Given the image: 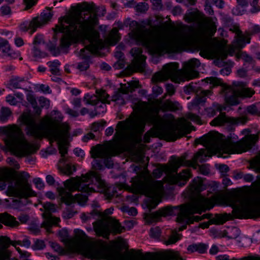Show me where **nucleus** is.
<instances>
[{"label":"nucleus","mask_w":260,"mask_h":260,"mask_svg":"<svg viewBox=\"0 0 260 260\" xmlns=\"http://www.w3.org/2000/svg\"><path fill=\"white\" fill-rule=\"evenodd\" d=\"M81 24L77 25L78 27H74V34L68 32H61L64 34L61 39V45L63 47L69 46L72 39L86 40L89 43V45L83 49H80L78 55L85 60L78 64L77 68L81 71L86 70L89 67V57L91 54H95L97 51L102 49L105 44L102 40H98L96 38V34L91 32V26L87 27H81Z\"/></svg>","instance_id":"8"},{"label":"nucleus","mask_w":260,"mask_h":260,"mask_svg":"<svg viewBox=\"0 0 260 260\" xmlns=\"http://www.w3.org/2000/svg\"><path fill=\"white\" fill-rule=\"evenodd\" d=\"M20 29L22 31H26L28 30V29L31 30V34L34 33L38 28V26H37L36 23H35L34 25V27H31L30 26V21L28 22H24L22 23L20 25Z\"/></svg>","instance_id":"46"},{"label":"nucleus","mask_w":260,"mask_h":260,"mask_svg":"<svg viewBox=\"0 0 260 260\" xmlns=\"http://www.w3.org/2000/svg\"><path fill=\"white\" fill-rule=\"evenodd\" d=\"M0 50L4 53V55L9 57L11 58H16L17 54L11 48L7 40L1 39L0 40Z\"/></svg>","instance_id":"26"},{"label":"nucleus","mask_w":260,"mask_h":260,"mask_svg":"<svg viewBox=\"0 0 260 260\" xmlns=\"http://www.w3.org/2000/svg\"><path fill=\"white\" fill-rule=\"evenodd\" d=\"M45 211L42 215L44 221L41 225V228H45L48 233L51 232V228L53 225H56L60 221L58 217L52 216L51 213L56 211V206L51 203H46L44 205Z\"/></svg>","instance_id":"20"},{"label":"nucleus","mask_w":260,"mask_h":260,"mask_svg":"<svg viewBox=\"0 0 260 260\" xmlns=\"http://www.w3.org/2000/svg\"><path fill=\"white\" fill-rule=\"evenodd\" d=\"M246 84L242 82H234L232 86L223 85L221 92L224 94L226 104L235 106L239 104L238 98H250L255 93V91L250 88L246 87Z\"/></svg>","instance_id":"15"},{"label":"nucleus","mask_w":260,"mask_h":260,"mask_svg":"<svg viewBox=\"0 0 260 260\" xmlns=\"http://www.w3.org/2000/svg\"><path fill=\"white\" fill-rule=\"evenodd\" d=\"M27 100L31 105L32 108L35 110V113L39 115L41 114V110L37 106V103L35 98L30 94L27 95Z\"/></svg>","instance_id":"40"},{"label":"nucleus","mask_w":260,"mask_h":260,"mask_svg":"<svg viewBox=\"0 0 260 260\" xmlns=\"http://www.w3.org/2000/svg\"><path fill=\"white\" fill-rule=\"evenodd\" d=\"M218 168L223 176H225L230 170L229 167L226 165H219Z\"/></svg>","instance_id":"60"},{"label":"nucleus","mask_w":260,"mask_h":260,"mask_svg":"<svg viewBox=\"0 0 260 260\" xmlns=\"http://www.w3.org/2000/svg\"><path fill=\"white\" fill-rule=\"evenodd\" d=\"M180 104L178 102H172L166 100L160 106V109L163 111H175L179 109Z\"/></svg>","instance_id":"29"},{"label":"nucleus","mask_w":260,"mask_h":260,"mask_svg":"<svg viewBox=\"0 0 260 260\" xmlns=\"http://www.w3.org/2000/svg\"><path fill=\"white\" fill-rule=\"evenodd\" d=\"M23 3L25 5V10H28L34 6L37 3L36 0H23Z\"/></svg>","instance_id":"61"},{"label":"nucleus","mask_w":260,"mask_h":260,"mask_svg":"<svg viewBox=\"0 0 260 260\" xmlns=\"http://www.w3.org/2000/svg\"><path fill=\"white\" fill-rule=\"evenodd\" d=\"M84 101L87 104L95 105L98 103L100 100L97 95H90L87 94L84 96Z\"/></svg>","instance_id":"41"},{"label":"nucleus","mask_w":260,"mask_h":260,"mask_svg":"<svg viewBox=\"0 0 260 260\" xmlns=\"http://www.w3.org/2000/svg\"><path fill=\"white\" fill-rule=\"evenodd\" d=\"M45 246L44 242L42 240H37L34 245H32V248L34 250H39L43 249Z\"/></svg>","instance_id":"56"},{"label":"nucleus","mask_w":260,"mask_h":260,"mask_svg":"<svg viewBox=\"0 0 260 260\" xmlns=\"http://www.w3.org/2000/svg\"><path fill=\"white\" fill-rule=\"evenodd\" d=\"M0 244L4 247L0 248V260L8 259L10 257V252L5 248L9 246L11 244L10 239L7 237H2L0 238Z\"/></svg>","instance_id":"25"},{"label":"nucleus","mask_w":260,"mask_h":260,"mask_svg":"<svg viewBox=\"0 0 260 260\" xmlns=\"http://www.w3.org/2000/svg\"><path fill=\"white\" fill-rule=\"evenodd\" d=\"M120 152V145L118 142H108L104 147L96 146L92 148L91 156L93 158L103 159V163L108 168L113 167V164L111 157L117 154Z\"/></svg>","instance_id":"16"},{"label":"nucleus","mask_w":260,"mask_h":260,"mask_svg":"<svg viewBox=\"0 0 260 260\" xmlns=\"http://www.w3.org/2000/svg\"><path fill=\"white\" fill-rule=\"evenodd\" d=\"M225 109L226 107L225 106L221 105L218 103H214L212 108H209V110L212 111L210 116L215 115L217 111L220 112V114L211 122V124L215 126H231L239 123V120H236L233 118L228 117L224 113L221 112Z\"/></svg>","instance_id":"19"},{"label":"nucleus","mask_w":260,"mask_h":260,"mask_svg":"<svg viewBox=\"0 0 260 260\" xmlns=\"http://www.w3.org/2000/svg\"><path fill=\"white\" fill-rule=\"evenodd\" d=\"M124 93L120 90L117 91L112 96V101L116 102L117 104L122 105L125 104L124 100L123 98Z\"/></svg>","instance_id":"39"},{"label":"nucleus","mask_w":260,"mask_h":260,"mask_svg":"<svg viewBox=\"0 0 260 260\" xmlns=\"http://www.w3.org/2000/svg\"><path fill=\"white\" fill-rule=\"evenodd\" d=\"M118 31L116 28H113L107 38V42L111 45H114L119 41Z\"/></svg>","instance_id":"32"},{"label":"nucleus","mask_w":260,"mask_h":260,"mask_svg":"<svg viewBox=\"0 0 260 260\" xmlns=\"http://www.w3.org/2000/svg\"><path fill=\"white\" fill-rule=\"evenodd\" d=\"M122 211L124 212L127 213L128 215L131 216H136L137 214V210L134 207H128L124 206L122 207Z\"/></svg>","instance_id":"53"},{"label":"nucleus","mask_w":260,"mask_h":260,"mask_svg":"<svg viewBox=\"0 0 260 260\" xmlns=\"http://www.w3.org/2000/svg\"><path fill=\"white\" fill-rule=\"evenodd\" d=\"M3 132L6 135V143L17 156L22 157L35 153L39 147L29 143L21 129L16 126L5 127Z\"/></svg>","instance_id":"12"},{"label":"nucleus","mask_w":260,"mask_h":260,"mask_svg":"<svg viewBox=\"0 0 260 260\" xmlns=\"http://www.w3.org/2000/svg\"><path fill=\"white\" fill-rule=\"evenodd\" d=\"M99 211L96 210H93L90 213H83L81 215V218L82 220L84 221H87L88 220H90L91 218H94L95 216H99Z\"/></svg>","instance_id":"42"},{"label":"nucleus","mask_w":260,"mask_h":260,"mask_svg":"<svg viewBox=\"0 0 260 260\" xmlns=\"http://www.w3.org/2000/svg\"><path fill=\"white\" fill-rule=\"evenodd\" d=\"M236 56L238 60L239 59H242L244 61L248 63H251L253 60L252 58L244 52H238Z\"/></svg>","instance_id":"45"},{"label":"nucleus","mask_w":260,"mask_h":260,"mask_svg":"<svg viewBox=\"0 0 260 260\" xmlns=\"http://www.w3.org/2000/svg\"><path fill=\"white\" fill-rule=\"evenodd\" d=\"M200 65V61L192 58L184 62L183 68L179 70L177 63H170L164 66L163 71L155 74L152 77L153 82H162L170 78L175 83H180L185 80H189L198 76L197 71Z\"/></svg>","instance_id":"9"},{"label":"nucleus","mask_w":260,"mask_h":260,"mask_svg":"<svg viewBox=\"0 0 260 260\" xmlns=\"http://www.w3.org/2000/svg\"><path fill=\"white\" fill-rule=\"evenodd\" d=\"M22 123L26 125V134L37 138L47 137L52 142L56 141L59 153L62 158L60 162L64 161L63 158L67 153V144L70 137L69 126L66 123H61L63 116L57 110L51 112L50 116L42 118L40 123L37 124L29 112H24L21 116Z\"/></svg>","instance_id":"2"},{"label":"nucleus","mask_w":260,"mask_h":260,"mask_svg":"<svg viewBox=\"0 0 260 260\" xmlns=\"http://www.w3.org/2000/svg\"><path fill=\"white\" fill-rule=\"evenodd\" d=\"M108 249L106 243L102 240L92 241L80 248V253L92 259L99 260L104 257Z\"/></svg>","instance_id":"17"},{"label":"nucleus","mask_w":260,"mask_h":260,"mask_svg":"<svg viewBox=\"0 0 260 260\" xmlns=\"http://www.w3.org/2000/svg\"><path fill=\"white\" fill-rule=\"evenodd\" d=\"M24 79L23 78L16 77L12 78L8 84L10 88H21V84L24 82Z\"/></svg>","instance_id":"35"},{"label":"nucleus","mask_w":260,"mask_h":260,"mask_svg":"<svg viewBox=\"0 0 260 260\" xmlns=\"http://www.w3.org/2000/svg\"><path fill=\"white\" fill-rule=\"evenodd\" d=\"M97 95L98 96L100 101L103 103L110 104V101L108 100L109 95L104 90H101L96 91Z\"/></svg>","instance_id":"47"},{"label":"nucleus","mask_w":260,"mask_h":260,"mask_svg":"<svg viewBox=\"0 0 260 260\" xmlns=\"http://www.w3.org/2000/svg\"><path fill=\"white\" fill-rule=\"evenodd\" d=\"M138 83H129L128 82L127 84H122L121 88L119 89L123 93L126 94L129 91L132 92L134 90L135 88L138 87Z\"/></svg>","instance_id":"38"},{"label":"nucleus","mask_w":260,"mask_h":260,"mask_svg":"<svg viewBox=\"0 0 260 260\" xmlns=\"http://www.w3.org/2000/svg\"><path fill=\"white\" fill-rule=\"evenodd\" d=\"M246 11L244 8H242L241 6L238 5L232 10V13L235 15H242Z\"/></svg>","instance_id":"55"},{"label":"nucleus","mask_w":260,"mask_h":260,"mask_svg":"<svg viewBox=\"0 0 260 260\" xmlns=\"http://www.w3.org/2000/svg\"><path fill=\"white\" fill-rule=\"evenodd\" d=\"M207 82L210 83L214 86L218 85L221 84V81L215 77H210L207 78Z\"/></svg>","instance_id":"63"},{"label":"nucleus","mask_w":260,"mask_h":260,"mask_svg":"<svg viewBox=\"0 0 260 260\" xmlns=\"http://www.w3.org/2000/svg\"><path fill=\"white\" fill-rule=\"evenodd\" d=\"M142 50L138 47H135L132 49L131 53L134 57V58L138 60L139 58L143 59L144 56L142 55Z\"/></svg>","instance_id":"48"},{"label":"nucleus","mask_w":260,"mask_h":260,"mask_svg":"<svg viewBox=\"0 0 260 260\" xmlns=\"http://www.w3.org/2000/svg\"><path fill=\"white\" fill-rule=\"evenodd\" d=\"M11 114V112L8 108H2L0 111V121H6Z\"/></svg>","instance_id":"44"},{"label":"nucleus","mask_w":260,"mask_h":260,"mask_svg":"<svg viewBox=\"0 0 260 260\" xmlns=\"http://www.w3.org/2000/svg\"><path fill=\"white\" fill-rule=\"evenodd\" d=\"M249 168L252 169L255 172L260 173V160H254L251 161Z\"/></svg>","instance_id":"54"},{"label":"nucleus","mask_w":260,"mask_h":260,"mask_svg":"<svg viewBox=\"0 0 260 260\" xmlns=\"http://www.w3.org/2000/svg\"><path fill=\"white\" fill-rule=\"evenodd\" d=\"M122 260H159L158 255L151 252L143 253L141 251H132L122 254Z\"/></svg>","instance_id":"21"},{"label":"nucleus","mask_w":260,"mask_h":260,"mask_svg":"<svg viewBox=\"0 0 260 260\" xmlns=\"http://www.w3.org/2000/svg\"><path fill=\"white\" fill-rule=\"evenodd\" d=\"M208 214L207 217H208L204 218L201 219V220H202L204 219H205V218L210 219V221L212 224H222L223 223H224L226 221H227L229 219L228 215L226 214H216V215H215V217L212 218H210L211 216V214ZM198 221H199V220Z\"/></svg>","instance_id":"30"},{"label":"nucleus","mask_w":260,"mask_h":260,"mask_svg":"<svg viewBox=\"0 0 260 260\" xmlns=\"http://www.w3.org/2000/svg\"><path fill=\"white\" fill-rule=\"evenodd\" d=\"M216 200V198L214 194L206 197L205 194H199L186 205L175 207L168 206L154 213L152 216L157 219L160 216L177 215V222L185 223L179 228V231H181L186 228L187 224H192L194 221L197 222L204 218L208 217V214H204L201 216H194L193 214H201L206 210H210L213 207Z\"/></svg>","instance_id":"5"},{"label":"nucleus","mask_w":260,"mask_h":260,"mask_svg":"<svg viewBox=\"0 0 260 260\" xmlns=\"http://www.w3.org/2000/svg\"><path fill=\"white\" fill-rule=\"evenodd\" d=\"M238 137L234 133H230L226 139L224 140L222 136L216 132H210L202 138V143L206 146L208 150L200 149L194 155L192 160H186L185 155L173 160L172 167L174 172L176 173L180 166L192 167L197 169L199 166L197 162L205 161L207 156L218 153H241L250 149L258 141L257 135H250L246 138L238 141Z\"/></svg>","instance_id":"1"},{"label":"nucleus","mask_w":260,"mask_h":260,"mask_svg":"<svg viewBox=\"0 0 260 260\" xmlns=\"http://www.w3.org/2000/svg\"><path fill=\"white\" fill-rule=\"evenodd\" d=\"M207 3L209 4H214L220 9L223 8L224 4L222 0H207Z\"/></svg>","instance_id":"58"},{"label":"nucleus","mask_w":260,"mask_h":260,"mask_svg":"<svg viewBox=\"0 0 260 260\" xmlns=\"http://www.w3.org/2000/svg\"><path fill=\"white\" fill-rule=\"evenodd\" d=\"M41 48H42V47H38L37 46H34L33 47L31 53L36 60L44 58L47 56L46 53L41 50Z\"/></svg>","instance_id":"33"},{"label":"nucleus","mask_w":260,"mask_h":260,"mask_svg":"<svg viewBox=\"0 0 260 260\" xmlns=\"http://www.w3.org/2000/svg\"><path fill=\"white\" fill-rule=\"evenodd\" d=\"M205 189L204 185L201 178H197L193 179L192 184L190 186V195L193 196L198 194Z\"/></svg>","instance_id":"28"},{"label":"nucleus","mask_w":260,"mask_h":260,"mask_svg":"<svg viewBox=\"0 0 260 260\" xmlns=\"http://www.w3.org/2000/svg\"><path fill=\"white\" fill-rule=\"evenodd\" d=\"M228 205L244 218L260 217V191L253 198L235 194L228 199Z\"/></svg>","instance_id":"13"},{"label":"nucleus","mask_w":260,"mask_h":260,"mask_svg":"<svg viewBox=\"0 0 260 260\" xmlns=\"http://www.w3.org/2000/svg\"><path fill=\"white\" fill-rule=\"evenodd\" d=\"M29 177L28 173L21 172L10 180L7 172L4 170H0V190L4 189L6 186V182H8L6 191L7 195L19 198L36 196V192L32 189L28 182Z\"/></svg>","instance_id":"10"},{"label":"nucleus","mask_w":260,"mask_h":260,"mask_svg":"<svg viewBox=\"0 0 260 260\" xmlns=\"http://www.w3.org/2000/svg\"><path fill=\"white\" fill-rule=\"evenodd\" d=\"M31 242L29 240L27 237H25L22 241H18L14 242L12 243V245L14 246L15 247H16V245H20L23 246H25L27 248H28L30 245Z\"/></svg>","instance_id":"49"},{"label":"nucleus","mask_w":260,"mask_h":260,"mask_svg":"<svg viewBox=\"0 0 260 260\" xmlns=\"http://www.w3.org/2000/svg\"><path fill=\"white\" fill-rule=\"evenodd\" d=\"M211 94V91L209 90H201L200 93L197 94V96L196 100L189 106V109L193 111L196 108H198V105L206 102V96H208Z\"/></svg>","instance_id":"24"},{"label":"nucleus","mask_w":260,"mask_h":260,"mask_svg":"<svg viewBox=\"0 0 260 260\" xmlns=\"http://www.w3.org/2000/svg\"><path fill=\"white\" fill-rule=\"evenodd\" d=\"M60 171L64 174L71 175L73 173L76 171V169L74 165L71 164H67L63 168H60Z\"/></svg>","instance_id":"43"},{"label":"nucleus","mask_w":260,"mask_h":260,"mask_svg":"<svg viewBox=\"0 0 260 260\" xmlns=\"http://www.w3.org/2000/svg\"><path fill=\"white\" fill-rule=\"evenodd\" d=\"M39 103L41 107L48 108L50 105V101L44 97L40 98Z\"/></svg>","instance_id":"62"},{"label":"nucleus","mask_w":260,"mask_h":260,"mask_svg":"<svg viewBox=\"0 0 260 260\" xmlns=\"http://www.w3.org/2000/svg\"><path fill=\"white\" fill-rule=\"evenodd\" d=\"M82 9V11L78 15L72 14L60 18L58 23L53 28L54 32H68L74 34V27L77 28V25L81 24L83 29L91 26V32L94 31L96 34V38L101 40L98 31L94 27L98 23L97 16H103L105 14V8L104 7H96L94 5L84 3Z\"/></svg>","instance_id":"7"},{"label":"nucleus","mask_w":260,"mask_h":260,"mask_svg":"<svg viewBox=\"0 0 260 260\" xmlns=\"http://www.w3.org/2000/svg\"><path fill=\"white\" fill-rule=\"evenodd\" d=\"M147 121H157L159 124L158 132L160 137L167 141H174L182 137V128L175 122L172 114L160 118L151 113L132 116L124 121L118 122L116 134L120 138H134L144 132Z\"/></svg>","instance_id":"3"},{"label":"nucleus","mask_w":260,"mask_h":260,"mask_svg":"<svg viewBox=\"0 0 260 260\" xmlns=\"http://www.w3.org/2000/svg\"><path fill=\"white\" fill-rule=\"evenodd\" d=\"M1 223L12 227L16 226L19 224L16 218L7 213H0V229L3 227Z\"/></svg>","instance_id":"27"},{"label":"nucleus","mask_w":260,"mask_h":260,"mask_svg":"<svg viewBox=\"0 0 260 260\" xmlns=\"http://www.w3.org/2000/svg\"><path fill=\"white\" fill-rule=\"evenodd\" d=\"M131 25L136 27L129 35L132 39L145 46L153 54H161L173 52L187 43L192 36V30L187 26H183L168 37H155L151 31L133 21Z\"/></svg>","instance_id":"4"},{"label":"nucleus","mask_w":260,"mask_h":260,"mask_svg":"<svg viewBox=\"0 0 260 260\" xmlns=\"http://www.w3.org/2000/svg\"><path fill=\"white\" fill-rule=\"evenodd\" d=\"M246 110L251 115L260 116V102L247 106Z\"/></svg>","instance_id":"34"},{"label":"nucleus","mask_w":260,"mask_h":260,"mask_svg":"<svg viewBox=\"0 0 260 260\" xmlns=\"http://www.w3.org/2000/svg\"><path fill=\"white\" fill-rule=\"evenodd\" d=\"M148 5L145 3H141L136 6V11L137 12L144 13L148 9Z\"/></svg>","instance_id":"52"},{"label":"nucleus","mask_w":260,"mask_h":260,"mask_svg":"<svg viewBox=\"0 0 260 260\" xmlns=\"http://www.w3.org/2000/svg\"><path fill=\"white\" fill-rule=\"evenodd\" d=\"M131 182L132 186L136 190L151 199L148 207L155 208L158 204L157 200L164 192L162 182L155 181L145 168L140 174L132 178Z\"/></svg>","instance_id":"11"},{"label":"nucleus","mask_w":260,"mask_h":260,"mask_svg":"<svg viewBox=\"0 0 260 260\" xmlns=\"http://www.w3.org/2000/svg\"><path fill=\"white\" fill-rule=\"evenodd\" d=\"M230 30L235 32V39L233 42L232 46L230 47L227 51L221 50L220 57L221 59H224L226 58L227 53L232 54L236 50L240 51L245 46L246 43H250V38L242 34V32L240 29L239 26L238 25H237V26H233L230 28Z\"/></svg>","instance_id":"18"},{"label":"nucleus","mask_w":260,"mask_h":260,"mask_svg":"<svg viewBox=\"0 0 260 260\" xmlns=\"http://www.w3.org/2000/svg\"><path fill=\"white\" fill-rule=\"evenodd\" d=\"M52 15L53 14L49 10L46 11H44L39 16L34 18L30 21V26L34 27V25L36 23L38 27H41L50 20Z\"/></svg>","instance_id":"22"},{"label":"nucleus","mask_w":260,"mask_h":260,"mask_svg":"<svg viewBox=\"0 0 260 260\" xmlns=\"http://www.w3.org/2000/svg\"><path fill=\"white\" fill-rule=\"evenodd\" d=\"M160 235V230L158 227L152 228L150 231V236L152 238H157Z\"/></svg>","instance_id":"57"},{"label":"nucleus","mask_w":260,"mask_h":260,"mask_svg":"<svg viewBox=\"0 0 260 260\" xmlns=\"http://www.w3.org/2000/svg\"><path fill=\"white\" fill-rule=\"evenodd\" d=\"M75 214V212L72 209L68 208L63 211L62 216L66 219H69L73 217Z\"/></svg>","instance_id":"59"},{"label":"nucleus","mask_w":260,"mask_h":260,"mask_svg":"<svg viewBox=\"0 0 260 260\" xmlns=\"http://www.w3.org/2000/svg\"><path fill=\"white\" fill-rule=\"evenodd\" d=\"M202 90L197 83L191 82L188 86L184 87V91L187 94L194 92L197 94Z\"/></svg>","instance_id":"37"},{"label":"nucleus","mask_w":260,"mask_h":260,"mask_svg":"<svg viewBox=\"0 0 260 260\" xmlns=\"http://www.w3.org/2000/svg\"><path fill=\"white\" fill-rule=\"evenodd\" d=\"M47 66L49 68V70L52 74L56 76L60 75L59 67L60 63L58 60L48 61L47 63Z\"/></svg>","instance_id":"31"},{"label":"nucleus","mask_w":260,"mask_h":260,"mask_svg":"<svg viewBox=\"0 0 260 260\" xmlns=\"http://www.w3.org/2000/svg\"><path fill=\"white\" fill-rule=\"evenodd\" d=\"M113 211V209L110 208L103 213L99 212V217H101V219L93 223L94 231L98 236L108 239L111 233L119 234L123 232L124 228L117 220L109 216Z\"/></svg>","instance_id":"14"},{"label":"nucleus","mask_w":260,"mask_h":260,"mask_svg":"<svg viewBox=\"0 0 260 260\" xmlns=\"http://www.w3.org/2000/svg\"><path fill=\"white\" fill-rule=\"evenodd\" d=\"M179 239V235L174 233L170 237L167 241H165V244L167 245L174 244Z\"/></svg>","instance_id":"51"},{"label":"nucleus","mask_w":260,"mask_h":260,"mask_svg":"<svg viewBox=\"0 0 260 260\" xmlns=\"http://www.w3.org/2000/svg\"><path fill=\"white\" fill-rule=\"evenodd\" d=\"M33 45L34 46L42 47L45 46V44L43 38V36L42 35L36 36L34 39Z\"/></svg>","instance_id":"50"},{"label":"nucleus","mask_w":260,"mask_h":260,"mask_svg":"<svg viewBox=\"0 0 260 260\" xmlns=\"http://www.w3.org/2000/svg\"><path fill=\"white\" fill-rule=\"evenodd\" d=\"M240 233V231L239 229L236 227H232L225 231L224 235V236L230 239H236L239 236Z\"/></svg>","instance_id":"36"},{"label":"nucleus","mask_w":260,"mask_h":260,"mask_svg":"<svg viewBox=\"0 0 260 260\" xmlns=\"http://www.w3.org/2000/svg\"><path fill=\"white\" fill-rule=\"evenodd\" d=\"M93 168L96 170H101L103 168V162L98 159H94L92 162Z\"/></svg>","instance_id":"64"},{"label":"nucleus","mask_w":260,"mask_h":260,"mask_svg":"<svg viewBox=\"0 0 260 260\" xmlns=\"http://www.w3.org/2000/svg\"><path fill=\"white\" fill-rule=\"evenodd\" d=\"M93 183L97 186L100 191H104L107 188L105 182L101 178L99 174L92 171L82 175L80 177H72L66 180L63 183L66 188H58L61 202L68 205L75 202L80 204H84L87 199L86 196L78 194L73 197L70 192L77 190L89 194L94 191L93 188L89 186Z\"/></svg>","instance_id":"6"},{"label":"nucleus","mask_w":260,"mask_h":260,"mask_svg":"<svg viewBox=\"0 0 260 260\" xmlns=\"http://www.w3.org/2000/svg\"><path fill=\"white\" fill-rule=\"evenodd\" d=\"M191 177V174L188 169H185L179 174H176L172 178L173 183L178 184L179 186L184 185L187 180Z\"/></svg>","instance_id":"23"}]
</instances>
